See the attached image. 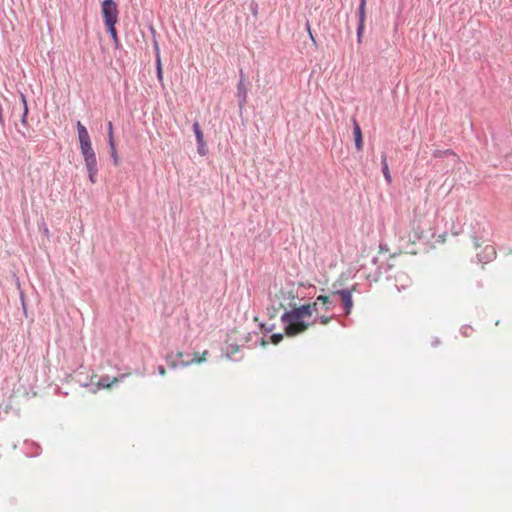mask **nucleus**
<instances>
[{
  "label": "nucleus",
  "mask_w": 512,
  "mask_h": 512,
  "mask_svg": "<svg viewBox=\"0 0 512 512\" xmlns=\"http://www.w3.org/2000/svg\"><path fill=\"white\" fill-rule=\"evenodd\" d=\"M297 297L293 285L282 287L275 294L279 308L284 310L290 308L289 311H286L281 316L285 334L290 337L304 333L310 327V323L305 321L306 318H310L313 314L318 312L317 302L297 307Z\"/></svg>",
  "instance_id": "obj_1"
},
{
  "label": "nucleus",
  "mask_w": 512,
  "mask_h": 512,
  "mask_svg": "<svg viewBox=\"0 0 512 512\" xmlns=\"http://www.w3.org/2000/svg\"><path fill=\"white\" fill-rule=\"evenodd\" d=\"M77 132H78V139L80 144V152L83 157L89 180L92 184H95L98 174V167H97V158L95 151L92 147V142L90 135L86 129V127L78 121L76 124Z\"/></svg>",
  "instance_id": "obj_2"
},
{
  "label": "nucleus",
  "mask_w": 512,
  "mask_h": 512,
  "mask_svg": "<svg viewBox=\"0 0 512 512\" xmlns=\"http://www.w3.org/2000/svg\"><path fill=\"white\" fill-rule=\"evenodd\" d=\"M105 25L116 24L118 21V8L113 0H104L101 7Z\"/></svg>",
  "instance_id": "obj_3"
},
{
  "label": "nucleus",
  "mask_w": 512,
  "mask_h": 512,
  "mask_svg": "<svg viewBox=\"0 0 512 512\" xmlns=\"http://www.w3.org/2000/svg\"><path fill=\"white\" fill-rule=\"evenodd\" d=\"M354 291H356V285H353L351 289H343L332 292L333 295H338L341 298L346 315H349L353 308L352 293Z\"/></svg>",
  "instance_id": "obj_4"
},
{
  "label": "nucleus",
  "mask_w": 512,
  "mask_h": 512,
  "mask_svg": "<svg viewBox=\"0 0 512 512\" xmlns=\"http://www.w3.org/2000/svg\"><path fill=\"white\" fill-rule=\"evenodd\" d=\"M353 134L355 139V146L358 151L363 148V139H362V131L356 120L353 121Z\"/></svg>",
  "instance_id": "obj_5"
},
{
  "label": "nucleus",
  "mask_w": 512,
  "mask_h": 512,
  "mask_svg": "<svg viewBox=\"0 0 512 512\" xmlns=\"http://www.w3.org/2000/svg\"><path fill=\"white\" fill-rule=\"evenodd\" d=\"M207 355H208V351L207 350H204L202 353L195 352L193 354V358L191 360H189V361H183L182 365L183 366H189V365H192V364H201L204 361H206Z\"/></svg>",
  "instance_id": "obj_6"
},
{
  "label": "nucleus",
  "mask_w": 512,
  "mask_h": 512,
  "mask_svg": "<svg viewBox=\"0 0 512 512\" xmlns=\"http://www.w3.org/2000/svg\"><path fill=\"white\" fill-rule=\"evenodd\" d=\"M237 96L239 98V105L242 107L247 102V88L243 80H240L237 85Z\"/></svg>",
  "instance_id": "obj_7"
},
{
  "label": "nucleus",
  "mask_w": 512,
  "mask_h": 512,
  "mask_svg": "<svg viewBox=\"0 0 512 512\" xmlns=\"http://www.w3.org/2000/svg\"><path fill=\"white\" fill-rule=\"evenodd\" d=\"M382 171H383V175H384L385 180L388 183H391L392 182V177H391V174H390V171H389V167H388V163H387V160H386V156H383V158H382Z\"/></svg>",
  "instance_id": "obj_8"
},
{
  "label": "nucleus",
  "mask_w": 512,
  "mask_h": 512,
  "mask_svg": "<svg viewBox=\"0 0 512 512\" xmlns=\"http://www.w3.org/2000/svg\"><path fill=\"white\" fill-rule=\"evenodd\" d=\"M193 131L195 133L197 143L205 142L200 124L197 121H195L193 124Z\"/></svg>",
  "instance_id": "obj_9"
},
{
  "label": "nucleus",
  "mask_w": 512,
  "mask_h": 512,
  "mask_svg": "<svg viewBox=\"0 0 512 512\" xmlns=\"http://www.w3.org/2000/svg\"><path fill=\"white\" fill-rule=\"evenodd\" d=\"M118 382V378L117 377H114L113 380L111 382L108 381V377H103L98 383H97V386L99 388H110L112 386V384L114 383H117Z\"/></svg>",
  "instance_id": "obj_10"
},
{
  "label": "nucleus",
  "mask_w": 512,
  "mask_h": 512,
  "mask_svg": "<svg viewBox=\"0 0 512 512\" xmlns=\"http://www.w3.org/2000/svg\"><path fill=\"white\" fill-rule=\"evenodd\" d=\"M366 0H361L359 5V23H365Z\"/></svg>",
  "instance_id": "obj_11"
},
{
  "label": "nucleus",
  "mask_w": 512,
  "mask_h": 512,
  "mask_svg": "<svg viewBox=\"0 0 512 512\" xmlns=\"http://www.w3.org/2000/svg\"><path fill=\"white\" fill-rule=\"evenodd\" d=\"M115 25L116 24H107L106 27H107V30L110 33L112 39L114 40V42L117 43L118 42V35H117V30L115 28Z\"/></svg>",
  "instance_id": "obj_12"
},
{
  "label": "nucleus",
  "mask_w": 512,
  "mask_h": 512,
  "mask_svg": "<svg viewBox=\"0 0 512 512\" xmlns=\"http://www.w3.org/2000/svg\"><path fill=\"white\" fill-rule=\"evenodd\" d=\"M108 143L109 146H113V144H115L112 122L108 123Z\"/></svg>",
  "instance_id": "obj_13"
},
{
  "label": "nucleus",
  "mask_w": 512,
  "mask_h": 512,
  "mask_svg": "<svg viewBox=\"0 0 512 512\" xmlns=\"http://www.w3.org/2000/svg\"><path fill=\"white\" fill-rule=\"evenodd\" d=\"M109 147L111 150V156L113 159V163L115 166H117L119 164V158H118V154H117V150H116V145L113 144V146H109Z\"/></svg>",
  "instance_id": "obj_14"
},
{
  "label": "nucleus",
  "mask_w": 512,
  "mask_h": 512,
  "mask_svg": "<svg viewBox=\"0 0 512 512\" xmlns=\"http://www.w3.org/2000/svg\"><path fill=\"white\" fill-rule=\"evenodd\" d=\"M197 151L200 155L205 156L207 153L206 142L197 143Z\"/></svg>",
  "instance_id": "obj_15"
},
{
  "label": "nucleus",
  "mask_w": 512,
  "mask_h": 512,
  "mask_svg": "<svg viewBox=\"0 0 512 512\" xmlns=\"http://www.w3.org/2000/svg\"><path fill=\"white\" fill-rule=\"evenodd\" d=\"M22 102L24 104V113H23V117H22V123H25L26 122V117H27V114H28V106H27V101H26V98L24 95H22Z\"/></svg>",
  "instance_id": "obj_16"
},
{
  "label": "nucleus",
  "mask_w": 512,
  "mask_h": 512,
  "mask_svg": "<svg viewBox=\"0 0 512 512\" xmlns=\"http://www.w3.org/2000/svg\"><path fill=\"white\" fill-rule=\"evenodd\" d=\"M364 25H365V23H359V25H358L357 38H358L359 43L361 42L362 34L364 31Z\"/></svg>",
  "instance_id": "obj_17"
},
{
  "label": "nucleus",
  "mask_w": 512,
  "mask_h": 512,
  "mask_svg": "<svg viewBox=\"0 0 512 512\" xmlns=\"http://www.w3.org/2000/svg\"><path fill=\"white\" fill-rule=\"evenodd\" d=\"M317 301H320L322 302L323 304L327 305V304H330L331 301H330V297L329 296H326V295H319L317 297Z\"/></svg>",
  "instance_id": "obj_18"
},
{
  "label": "nucleus",
  "mask_w": 512,
  "mask_h": 512,
  "mask_svg": "<svg viewBox=\"0 0 512 512\" xmlns=\"http://www.w3.org/2000/svg\"><path fill=\"white\" fill-rule=\"evenodd\" d=\"M283 339V335L282 334H273L271 336V341L273 344H278L279 342H281V340Z\"/></svg>",
  "instance_id": "obj_19"
},
{
  "label": "nucleus",
  "mask_w": 512,
  "mask_h": 512,
  "mask_svg": "<svg viewBox=\"0 0 512 512\" xmlns=\"http://www.w3.org/2000/svg\"><path fill=\"white\" fill-rule=\"evenodd\" d=\"M462 232H463L462 227H456L455 225H453V226L451 227V233H452V235H454V236H458V235H460Z\"/></svg>",
  "instance_id": "obj_20"
},
{
  "label": "nucleus",
  "mask_w": 512,
  "mask_h": 512,
  "mask_svg": "<svg viewBox=\"0 0 512 512\" xmlns=\"http://www.w3.org/2000/svg\"><path fill=\"white\" fill-rule=\"evenodd\" d=\"M157 76H158L159 80H162L163 72H162L160 59L157 60Z\"/></svg>",
  "instance_id": "obj_21"
},
{
  "label": "nucleus",
  "mask_w": 512,
  "mask_h": 512,
  "mask_svg": "<svg viewBox=\"0 0 512 512\" xmlns=\"http://www.w3.org/2000/svg\"><path fill=\"white\" fill-rule=\"evenodd\" d=\"M422 236H423V229H421L419 224H417V227L415 230V239H421Z\"/></svg>",
  "instance_id": "obj_22"
},
{
  "label": "nucleus",
  "mask_w": 512,
  "mask_h": 512,
  "mask_svg": "<svg viewBox=\"0 0 512 512\" xmlns=\"http://www.w3.org/2000/svg\"><path fill=\"white\" fill-rule=\"evenodd\" d=\"M330 322V317H326V316H322L320 318V323L323 324V325H326Z\"/></svg>",
  "instance_id": "obj_23"
},
{
  "label": "nucleus",
  "mask_w": 512,
  "mask_h": 512,
  "mask_svg": "<svg viewBox=\"0 0 512 512\" xmlns=\"http://www.w3.org/2000/svg\"><path fill=\"white\" fill-rule=\"evenodd\" d=\"M158 371H159V374L162 376H164L166 374V369L163 366H160Z\"/></svg>",
  "instance_id": "obj_24"
},
{
  "label": "nucleus",
  "mask_w": 512,
  "mask_h": 512,
  "mask_svg": "<svg viewBox=\"0 0 512 512\" xmlns=\"http://www.w3.org/2000/svg\"><path fill=\"white\" fill-rule=\"evenodd\" d=\"M417 218V214H416V211H414V219L412 220V225H415L416 222H419L420 219H416Z\"/></svg>",
  "instance_id": "obj_25"
},
{
  "label": "nucleus",
  "mask_w": 512,
  "mask_h": 512,
  "mask_svg": "<svg viewBox=\"0 0 512 512\" xmlns=\"http://www.w3.org/2000/svg\"><path fill=\"white\" fill-rule=\"evenodd\" d=\"M308 31H309V35H310L311 40H312L313 42H315L314 36H313V34H312V32H311V30H310V27H309V26H308Z\"/></svg>",
  "instance_id": "obj_26"
},
{
  "label": "nucleus",
  "mask_w": 512,
  "mask_h": 512,
  "mask_svg": "<svg viewBox=\"0 0 512 512\" xmlns=\"http://www.w3.org/2000/svg\"><path fill=\"white\" fill-rule=\"evenodd\" d=\"M183 355H184V353H183V352H178V353H177V357H178V358H182V357H183Z\"/></svg>",
  "instance_id": "obj_27"
},
{
  "label": "nucleus",
  "mask_w": 512,
  "mask_h": 512,
  "mask_svg": "<svg viewBox=\"0 0 512 512\" xmlns=\"http://www.w3.org/2000/svg\"><path fill=\"white\" fill-rule=\"evenodd\" d=\"M445 234L444 235H440V238H441V241L444 242L445 241Z\"/></svg>",
  "instance_id": "obj_28"
},
{
  "label": "nucleus",
  "mask_w": 512,
  "mask_h": 512,
  "mask_svg": "<svg viewBox=\"0 0 512 512\" xmlns=\"http://www.w3.org/2000/svg\"><path fill=\"white\" fill-rule=\"evenodd\" d=\"M171 366L175 368V367H177V364H176L175 362H173V363L171 364Z\"/></svg>",
  "instance_id": "obj_29"
}]
</instances>
